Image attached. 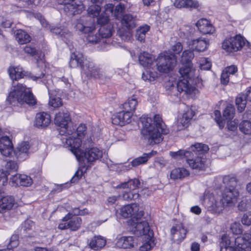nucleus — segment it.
Here are the masks:
<instances>
[{"mask_svg":"<svg viewBox=\"0 0 251 251\" xmlns=\"http://www.w3.org/2000/svg\"><path fill=\"white\" fill-rule=\"evenodd\" d=\"M8 73L12 80V86L9 95L6 99V102L12 106H18L27 104L34 105L36 100L33 95L29 91H26V86L18 82V80L25 75L22 68L20 67H11L8 69Z\"/></svg>","mask_w":251,"mask_h":251,"instance_id":"obj_1","label":"nucleus"},{"mask_svg":"<svg viewBox=\"0 0 251 251\" xmlns=\"http://www.w3.org/2000/svg\"><path fill=\"white\" fill-rule=\"evenodd\" d=\"M120 214L124 218L132 217L128 222V230L131 234L137 235H153V230L146 221L141 220L144 216L143 210L139 211L136 204L132 203L121 208Z\"/></svg>","mask_w":251,"mask_h":251,"instance_id":"obj_2","label":"nucleus"},{"mask_svg":"<svg viewBox=\"0 0 251 251\" xmlns=\"http://www.w3.org/2000/svg\"><path fill=\"white\" fill-rule=\"evenodd\" d=\"M140 121L142 126L141 133L150 145L160 143L163 140L162 135L169 133V129L158 114L155 115L153 119L143 116Z\"/></svg>","mask_w":251,"mask_h":251,"instance_id":"obj_3","label":"nucleus"},{"mask_svg":"<svg viewBox=\"0 0 251 251\" xmlns=\"http://www.w3.org/2000/svg\"><path fill=\"white\" fill-rule=\"evenodd\" d=\"M104 0H91V4L87 9V15H83L77 19L75 28L78 31L88 32L95 28L94 17H97L101 10V5Z\"/></svg>","mask_w":251,"mask_h":251,"instance_id":"obj_4","label":"nucleus"},{"mask_svg":"<svg viewBox=\"0 0 251 251\" xmlns=\"http://www.w3.org/2000/svg\"><path fill=\"white\" fill-rule=\"evenodd\" d=\"M220 251H251V236H221Z\"/></svg>","mask_w":251,"mask_h":251,"instance_id":"obj_5","label":"nucleus"},{"mask_svg":"<svg viewBox=\"0 0 251 251\" xmlns=\"http://www.w3.org/2000/svg\"><path fill=\"white\" fill-rule=\"evenodd\" d=\"M223 181L225 187L222 198L228 206H231L236 203L239 195L237 179L228 176H225Z\"/></svg>","mask_w":251,"mask_h":251,"instance_id":"obj_6","label":"nucleus"},{"mask_svg":"<svg viewBox=\"0 0 251 251\" xmlns=\"http://www.w3.org/2000/svg\"><path fill=\"white\" fill-rule=\"evenodd\" d=\"M190 149L191 154L190 157L187 158V163L193 169L202 170L204 168L205 159L199 156L194 157V153L196 155H201L206 152L209 150L208 146L201 143H196L191 145Z\"/></svg>","mask_w":251,"mask_h":251,"instance_id":"obj_7","label":"nucleus"},{"mask_svg":"<svg viewBox=\"0 0 251 251\" xmlns=\"http://www.w3.org/2000/svg\"><path fill=\"white\" fill-rule=\"evenodd\" d=\"M157 70L160 73H167L172 70L176 63V58L175 54L165 51L161 53L156 59Z\"/></svg>","mask_w":251,"mask_h":251,"instance_id":"obj_8","label":"nucleus"},{"mask_svg":"<svg viewBox=\"0 0 251 251\" xmlns=\"http://www.w3.org/2000/svg\"><path fill=\"white\" fill-rule=\"evenodd\" d=\"M243 47L251 49V44L240 35H237L225 40L222 45L223 49L229 52L237 51Z\"/></svg>","mask_w":251,"mask_h":251,"instance_id":"obj_9","label":"nucleus"},{"mask_svg":"<svg viewBox=\"0 0 251 251\" xmlns=\"http://www.w3.org/2000/svg\"><path fill=\"white\" fill-rule=\"evenodd\" d=\"M58 3L63 5L64 12L68 16L80 14L84 9L83 4L77 3L75 0H58Z\"/></svg>","mask_w":251,"mask_h":251,"instance_id":"obj_10","label":"nucleus"},{"mask_svg":"<svg viewBox=\"0 0 251 251\" xmlns=\"http://www.w3.org/2000/svg\"><path fill=\"white\" fill-rule=\"evenodd\" d=\"M69 220L68 223L60 224L58 225V228L61 230L69 228L71 230L76 231L80 228L82 224V220L80 217H73V214L69 213L63 217L62 221L67 222Z\"/></svg>","mask_w":251,"mask_h":251,"instance_id":"obj_11","label":"nucleus"},{"mask_svg":"<svg viewBox=\"0 0 251 251\" xmlns=\"http://www.w3.org/2000/svg\"><path fill=\"white\" fill-rule=\"evenodd\" d=\"M66 143L70 147L72 153L75 155L79 162H81V157L83 154V151L80 149L81 145V138L69 137L66 138Z\"/></svg>","mask_w":251,"mask_h":251,"instance_id":"obj_12","label":"nucleus"},{"mask_svg":"<svg viewBox=\"0 0 251 251\" xmlns=\"http://www.w3.org/2000/svg\"><path fill=\"white\" fill-rule=\"evenodd\" d=\"M83 72L87 76L95 78H102L104 75L102 71L93 62L85 60Z\"/></svg>","mask_w":251,"mask_h":251,"instance_id":"obj_13","label":"nucleus"},{"mask_svg":"<svg viewBox=\"0 0 251 251\" xmlns=\"http://www.w3.org/2000/svg\"><path fill=\"white\" fill-rule=\"evenodd\" d=\"M18 168L17 163L13 161H8L5 165L4 169H0V182L3 185L7 182V176L16 172Z\"/></svg>","mask_w":251,"mask_h":251,"instance_id":"obj_14","label":"nucleus"},{"mask_svg":"<svg viewBox=\"0 0 251 251\" xmlns=\"http://www.w3.org/2000/svg\"><path fill=\"white\" fill-rule=\"evenodd\" d=\"M1 129L0 128V152L4 156H10L13 153L12 142L8 137L1 136Z\"/></svg>","mask_w":251,"mask_h":251,"instance_id":"obj_15","label":"nucleus"},{"mask_svg":"<svg viewBox=\"0 0 251 251\" xmlns=\"http://www.w3.org/2000/svg\"><path fill=\"white\" fill-rule=\"evenodd\" d=\"M102 156V152L97 148L88 149L83 152L81 161L86 160L88 163H91Z\"/></svg>","mask_w":251,"mask_h":251,"instance_id":"obj_16","label":"nucleus"},{"mask_svg":"<svg viewBox=\"0 0 251 251\" xmlns=\"http://www.w3.org/2000/svg\"><path fill=\"white\" fill-rule=\"evenodd\" d=\"M209 45L208 39L200 37L196 39L191 40L188 44L190 49L198 52L203 51L207 49Z\"/></svg>","mask_w":251,"mask_h":251,"instance_id":"obj_17","label":"nucleus"},{"mask_svg":"<svg viewBox=\"0 0 251 251\" xmlns=\"http://www.w3.org/2000/svg\"><path fill=\"white\" fill-rule=\"evenodd\" d=\"M132 113L124 110L117 113L112 118V124L121 126L128 124L131 121Z\"/></svg>","mask_w":251,"mask_h":251,"instance_id":"obj_18","label":"nucleus"},{"mask_svg":"<svg viewBox=\"0 0 251 251\" xmlns=\"http://www.w3.org/2000/svg\"><path fill=\"white\" fill-rule=\"evenodd\" d=\"M228 206L222 198L220 199H215L213 197H211L207 201V207L209 210L216 214H220L222 212L224 208Z\"/></svg>","mask_w":251,"mask_h":251,"instance_id":"obj_19","label":"nucleus"},{"mask_svg":"<svg viewBox=\"0 0 251 251\" xmlns=\"http://www.w3.org/2000/svg\"><path fill=\"white\" fill-rule=\"evenodd\" d=\"M71 118L67 110H62L56 114L54 118V123L61 128L66 129Z\"/></svg>","mask_w":251,"mask_h":251,"instance_id":"obj_20","label":"nucleus"},{"mask_svg":"<svg viewBox=\"0 0 251 251\" xmlns=\"http://www.w3.org/2000/svg\"><path fill=\"white\" fill-rule=\"evenodd\" d=\"M29 148L30 145L27 142H23L18 145L14 153L19 161H24L28 158Z\"/></svg>","mask_w":251,"mask_h":251,"instance_id":"obj_21","label":"nucleus"},{"mask_svg":"<svg viewBox=\"0 0 251 251\" xmlns=\"http://www.w3.org/2000/svg\"><path fill=\"white\" fill-rule=\"evenodd\" d=\"M199 30L202 34H212L215 31L214 27L205 19H201L196 23Z\"/></svg>","mask_w":251,"mask_h":251,"instance_id":"obj_22","label":"nucleus"},{"mask_svg":"<svg viewBox=\"0 0 251 251\" xmlns=\"http://www.w3.org/2000/svg\"><path fill=\"white\" fill-rule=\"evenodd\" d=\"M50 123V115L45 112L36 114L35 126L39 128H44L48 126Z\"/></svg>","mask_w":251,"mask_h":251,"instance_id":"obj_23","label":"nucleus"},{"mask_svg":"<svg viewBox=\"0 0 251 251\" xmlns=\"http://www.w3.org/2000/svg\"><path fill=\"white\" fill-rule=\"evenodd\" d=\"M174 5L178 8H186L190 10L199 9L200 7L198 1L194 0H176Z\"/></svg>","mask_w":251,"mask_h":251,"instance_id":"obj_24","label":"nucleus"},{"mask_svg":"<svg viewBox=\"0 0 251 251\" xmlns=\"http://www.w3.org/2000/svg\"><path fill=\"white\" fill-rule=\"evenodd\" d=\"M14 202V199L12 196L0 197V213H3L10 210L13 206Z\"/></svg>","mask_w":251,"mask_h":251,"instance_id":"obj_25","label":"nucleus"},{"mask_svg":"<svg viewBox=\"0 0 251 251\" xmlns=\"http://www.w3.org/2000/svg\"><path fill=\"white\" fill-rule=\"evenodd\" d=\"M136 17L131 14H124L121 19L122 25L128 29L134 28L137 25Z\"/></svg>","mask_w":251,"mask_h":251,"instance_id":"obj_26","label":"nucleus"},{"mask_svg":"<svg viewBox=\"0 0 251 251\" xmlns=\"http://www.w3.org/2000/svg\"><path fill=\"white\" fill-rule=\"evenodd\" d=\"M85 63V60H84L83 56L81 54L73 53L71 54L69 63L71 68L80 67L83 70Z\"/></svg>","mask_w":251,"mask_h":251,"instance_id":"obj_27","label":"nucleus"},{"mask_svg":"<svg viewBox=\"0 0 251 251\" xmlns=\"http://www.w3.org/2000/svg\"><path fill=\"white\" fill-rule=\"evenodd\" d=\"M140 64L144 67L150 68L155 60L154 57L149 53L144 51L139 55Z\"/></svg>","mask_w":251,"mask_h":251,"instance_id":"obj_28","label":"nucleus"},{"mask_svg":"<svg viewBox=\"0 0 251 251\" xmlns=\"http://www.w3.org/2000/svg\"><path fill=\"white\" fill-rule=\"evenodd\" d=\"M190 81L185 78L179 80L176 86L178 92L180 93L184 92L186 94L192 92L194 90V87L190 84Z\"/></svg>","mask_w":251,"mask_h":251,"instance_id":"obj_29","label":"nucleus"},{"mask_svg":"<svg viewBox=\"0 0 251 251\" xmlns=\"http://www.w3.org/2000/svg\"><path fill=\"white\" fill-rule=\"evenodd\" d=\"M179 73L183 78L191 81L194 76L192 64H182V66L179 70Z\"/></svg>","mask_w":251,"mask_h":251,"instance_id":"obj_30","label":"nucleus"},{"mask_svg":"<svg viewBox=\"0 0 251 251\" xmlns=\"http://www.w3.org/2000/svg\"><path fill=\"white\" fill-rule=\"evenodd\" d=\"M34 226V224L32 221L29 219L26 220L17 229L16 235H18V234L25 235L26 234H30Z\"/></svg>","mask_w":251,"mask_h":251,"instance_id":"obj_31","label":"nucleus"},{"mask_svg":"<svg viewBox=\"0 0 251 251\" xmlns=\"http://www.w3.org/2000/svg\"><path fill=\"white\" fill-rule=\"evenodd\" d=\"M106 239L102 236H93L89 246L94 250L97 251L102 248L106 244Z\"/></svg>","mask_w":251,"mask_h":251,"instance_id":"obj_32","label":"nucleus"},{"mask_svg":"<svg viewBox=\"0 0 251 251\" xmlns=\"http://www.w3.org/2000/svg\"><path fill=\"white\" fill-rule=\"evenodd\" d=\"M117 246L123 249L134 247L133 236H121L117 242Z\"/></svg>","mask_w":251,"mask_h":251,"instance_id":"obj_33","label":"nucleus"},{"mask_svg":"<svg viewBox=\"0 0 251 251\" xmlns=\"http://www.w3.org/2000/svg\"><path fill=\"white\" fill-rule=\"evenodd\" d=\"M156 154L157 151H153L148 153H144L141 156H139L133 159L131 162V165L133 167H136L141 164L146 163L150 158Z\"/></svg>","mask_w":251,"mask_h":251,"instance_id":"obj_34","label":"nucleus"},{"mask_svg":"<svg viewBox=\"0 0 251 251\" xmlns=\"http://www.w3.org/2000/svg\"><path fill=\"white\" fill-rule=\"evenodd\" d=\"M141 186V182L139 179L134 178L128 180L127 182L122 183L117 186L119 188H127L131 190H137Z\"/></svg>","mask_w":251,"mask_h":251,"instance_id":"obj_35","label":"nucleus"},{"mask_svg":"<svg viewBox=\"0 0 251 251\" xmlns=\"http://www.w3.org/2000/svg\"><path fill=\"white\" fill-rule=\"evenodd\" d=\"M16 39L20 44H25L29 42L31 38L25 31L18 29L15 32Z\"/></svg>","mask_w":251,"mask_h":251,"instance_id":"obj_36","label":"nucleus"},{"mask_svg":"<svg viewBox=\"0 0 251 251\" xmlns=\"http://www.w3.org/2000/svg\"><path fill=\"white\" fill-rule=\"evenodd\" d=\"M189 175L188 171L183 168L173 169L171 173L170 177L173 179H182Z\"/></svg>","mask_w":251,"mask_h":251,"instance_id":"obj_37","label":"nucleus"},{"mask_svg":"<svg viewBox=\"0 0 251 251\" xmlns=\"http://www.w3.org/2000/svg\"><path fill=\"white\" fill-rule=\"evenodd\" d=\"M138 101L136 96H133L129 98L127 101H126L123 104V108L126 112H131L134 111L136 109V106L137 105Z\"/></svg>","mask_w":251,"mask_h":251,"instance_id":"obj_38","label":"nucleus"},{"mask_svg":"<svg viewBox=\"0 0 251 251\" xmlns=\"http://www.w3.org/2000/svg\"><path fill=\"white\" fill-rule=\"evenodd\" d=\"M150 29V26L147 25L138 28L135 35L136 39L140 42H145L146 33Z\"/></svg>","mask_w":251,"mask_h":251,"instance_id":"obj_39","label":"nucleus"},{"mask_svg":"<svg viewBox=\"0 0 251 251\" xmlns=\"http://www.w3.org/2000/svg\"><path fill=\"white\" fill-rule=\"evenodd\" d=\"M191 154V151H187L184 150H179L176 151H170V156L176 160L182 159L185 158L186 159L188 157H190Z\"/></svg>","mask_w":251,"mask_h":251,"instance_id":"obj_40","label":"nucleus"},{"mask_svg":"<svg viewBox=\"0 0 251 251\" xmlns=\"http://www.w3.org/2000/svg\"><path fill=\"white\" fill-rule=\"evenodd\" d=\"M122 199L126 201H131L137 199L139 195L138 190H131L127 189L122 192L120 196Z\"/></svg>","mask_w":251,"mask_h":251,"instance_id":"obj_41","label":"nucleus"},{"mask_svg":"<svg viewBox=\"0 0 251 251\" xmlns=\"http://www.w3.org/2000/svg\"><path fill=\"white\" fill-rule=\"evenodd\" d=\"M49 29L53 34L60 36L61 37L66 38L69 35L70 33L66 28L49 25Z\"/></svg>","mask_w":251,"mask_h":251,"instance_id":"obj_42","label":"nucleus"},{"mask_svg":"<svg viewBox=\"0 0 251 251\" xmlns=\"http://www.w3.org/2000/svg\"><path fill=\"white\" fill-rule=\"evenodd\" d=\"M113 33V28L110 25L101 26L99 29V33L101 38L110 37Z\"/></svg>","mask_w":251,"mask_h":251,"instance_id":"obj_43","label":"nucleus"},{"mask_svg":"<svg viewBox=\"0 0 251 251\" xmlns=\"http://www.w3.org/2000/svg\"><path fill=\"white\" fill-rule=\"evenodd\" d=\"M154 236H148L146 242L140 247V251H149L155 245Z\"/></svg>","mask_w":251,"mask_h":251,"instance_id":"obj_44","label":"nucleus"},{"mask_svg":"<svg viewBox=\"0 0 251 251\" xmlns=\"http://www.w3.org/2000/svg\"><path fill=\"white\" fill-rule=\"evenodd\" d=\"M194 57V54L192 50H184L182 54L181 62L182 64H192V60Z\"/></svg>","mask_w":251,"mask_h":251,"instance_id":"obj_45","label":"nucleus"},{"mask_svg":"<svg viewBox=\"0 0 251 251\" xmlns=\"http://www.w3.org/2000/svg\"><path fill=\"white\" fill-rule=\"evenodd\" d=\"M240 130L246 134H251V122L248 120L243 121L239 125Z\"/></svg>","mask_w":251,"mask_h":251,"instance_id":"obj_46","label":"nucleus"},{"mask_svg":"<svg viewBox=\"0 0 251 251\" xmlns=\"http://www.w3.org/2000/svg\"><path fill=\"white\" fill-rule=\"evenodd\" d=\"M247 101V100H245V97H244V96H241L239 95V96L236 98L235 102L238 106V110L240 112H242L245 109L246 106Z\"/></svg>","mask_w":251,"mask_h":251,"instance_id":"obj_47","label":"nucleus"},{"mask_svg":"<svg viewBox=\"0 0 251 251\" xmlns=\"http://www.w3.org/2000/svg\"><path fill=\"white\" fill-rule=\"evenodd\" d=\"M235 114L234 107L231 105L229 104L227 105L223 112V116L226 119H232Z\"/></svg>","mask_w":251,"mask_h":251,"instance_id":"obj_48","label":"nucleus"},{"mask_svg":"<svg viewBox=\"0 0 251 251\" xmlns=\"http://www.w3.org/2000/svg\"><path fill=\"white\" fill-rule=\"evenodd\" d=\"M95 29V28L94 30H92V31L88 32H84L82 31H80L81 32H83L84 33H88V35L87 37V39L88 41L90 43H97L99 42L100 40V33L99 35L95 34L94 35L92 33V32Z\"/></svg>","mask_w":251,"mask_h":251,"instance_id":"obj_49","label":"nucleus"},{"mask_svg":"<svg viewBox=\"0 0 251 251\" xmlns=\"http://www.w3.org/2000/svg\"><path fill=\"white\" fill-rule=\"evenodd\" d=\"M49 104L54 108H57L62 105L61 99L54 96H50Z\"/></svg>","mask_w":251,"mask_h":251,"instance_id":"obj_50","label":"nucleus"},{"mask_svg":"<svg viewBox=\"0 0 251 251\" xmlns=\"http://www.w3.org/2000/svg\"><path fill=\"white\" fill-rule=\"evenodd\" d=\"M31 178L25 175H22L20 178V185L28 187L32 183Z\"/></svg>","mask_w":251,"mask_h":251,"instance_id":"obj_51","label":"nucleus"},{"mask_svg":"<svg viewBox=\"0 0 251 251\" xmlns=\"http://www.w3.org/2000/svg\"><path fill=\"white\" fill-rule=\"evenodd\" d=\"M240 224L234 223L231 225L230 229L234 235H240L242 234V229Z\"/></svg>","mask_w":251,"mask_h":251,"instance_id":"obj_52","label":"nucleus"},{"mask_svg":"<svg viewBox=\"0 0 251 251\" xmlns=\"http://www.w3.org/2000/svg\"><path fill=\"white\" fill-rule=\"evenodd\" d=\"M215 120L219 125L220 128L222 129L225 126V122L222 120L221 112L219 110H215L214 112Z\"/></svg>","mask_w":251,"mask_h":251,"instance_id":"obj_53","label":"nucleus"},{"mask_svg":"<svg viewBox=\"0 0 251 251\" xmlns=\"http://www.w3.org/2000/svg\"><path fill=\"white\" fill-rule=\"evenodd\" d=\"M242 223L245 226L251 225V211L244 213L241 218Z\"/></svg>","mask_w":251,"mask_h":251,"instance_id":"obj_54","label":"nucleus"},{"mask_svg":"<svg viewBox=\"0 0 251 251\" xmlns=\"http://www.w3.org/2000/svg\"><path fill=\"white\" fill-rule=\"evenodd\" d=\"M98 24L101 25V26L107 25L109 22V16L105 13L101 14L97 18Z\"/></svg>","mask_w":251,"mask_h":251,"instance_id":"obj_55","label":"nucleus"},{"mask_svg":"<svg viewBox=\"0 0 251 251\" xmlns=\"http://www.w3.org/2000/svg\"><path fill=\"white\" fill-rule=\"evenodd\" d=\"M12 177L10 178V182L12 183L13 186H18L20 185V178L22 174H11Z\"/></svg>","mask_w":251,"mask_h":251,"instance_id":"obj_56","label":"nucleus"},{"mask_svg":"<svg viewBox=\"0 0 251 251\" xmlns=\"http://www.w3.org/2000/svg\"><path fill=\"white\" fill-rule=\"evenodd\" d=\"M156 77V75L148 71H146V73H143L142 75V78L143 80H149L150 81H154Z\"/></svg>","mask_w":251,"mask_h":251,"instance_id":"obj_57","label":"nucleus"},{"mask_svg":"<svg viewBox=\"0 0 251 251\" xmlns=\"http://www.w3.org/2000/svg\"><path fill=\"white\" fill-rule=\"evenodd\" d=\"M124 6L120 3L115 7V9H114L113 15L116 17V18H118L119 15L124 12Z\"/></svg>","mask_w":251,"mask_h":251,"instance_id":"obj_58","label":"nucleus"},{"mask_svg":"<svg viewBox=\"0 0 251 251\" xmlns=\"http://www.w3.org/2000/svg\"><path fill=\"white\" fill-rule=\"evenodd\" d=\"M238 124V121L234 119L233 121L228 122L226 127L228 130L234 131L237 128Z\"/></svg>","mask_w":251,"mask_h":251,"instance_id":"obj_59","label":"nucleus"},{"mask_svg":"<svg viewBox=\"0 0 251 251\" xmlns=\"http://www.w3.org/2000/svg\"><path fill=\"white\" fill-rule=\"evenodd\" d=\"M194 116V112L191 109H188L183 114L182 120H185L184 123H187Z\"/></svg>","mask_w":251,"mask_h":251,"instance_id":"obj_60","label":"nucleus"},{"mask_svg":"<svg viewBox=\"0 0 251 251\" xmlns=\"http://www.w3.org/2000/svg\"><path fill=\"white\" fill-rule=\"evenodd\" d=\"M19 244L18 236H11L10 239V242L7 246L11 249L16 248Z\"/></svg>","mask_w":251,"mask_h":251,"instance_id":"obj_61","label":"nucleus"},{"mask_svg":"<svg viewBox=\"0 0 251 251\" xmlns=\"http://www.w3.org/2000/svg\"><path fill=\"white\" fill-rule=\"evenodd\" d=\"M230 75L223 70L221 76V82L223 85H226L229 81Z\"/></svg>","mask_w":251,"mask_h":251,"instance_id":"obj_62","label":"nucleus"},{"mask_svg":"<svg viewBox=\"0 0 251 251\" xmlns=\"http://www.w3.org/2000/svg\"><path fill=\"white\" fill-rule=\"evenodd\" d=\"M86 126L84 124H80L77 128V135L82 137L86 134Z\"/></svg>","mask_w":251,"mask_h":251,"instance_id":"obj_63","label":"nucleus"},{"mask_svg":"<svg viewBox=\"0 0 251 251\" xmlns=\"http://www.w3.org/2000/svg\"><path fill=\"white\" fill-rule=\"evenodd\" d=\"M183 49V47L180 42L176 43L172 47V50L174 53L179 54Z\"/></svg>","mask_w":251,"mask_h":251,"instance_id":"obj_64","label":"nucleus"}]
</instances>
